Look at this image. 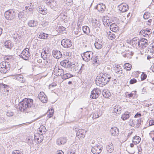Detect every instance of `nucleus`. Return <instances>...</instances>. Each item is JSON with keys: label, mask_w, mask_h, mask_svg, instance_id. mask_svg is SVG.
Instances as JSON below:
<instances>
[{"label": "nucleus", "mask_w": 154, "mask_h": 154, "mask_svg": "<svg viewBox=\"0 0 154 154\" xmlns=\"http://www.w3.org/2000/svg\"><path fill=\"white\" fill-rule=\"evenodd\" d=\"M14 113L11 111H8L6 112V115L8 117H11L13 115Z\"/></svg>", "instance_id": "4d7b16f0"}, {"label": "nucleus", "mask_w": 154, "mask_h": 154, "mask_svg": "<svg viewBox=\"0 0 154 154\" xmlns=\"http://www.w3.org/2000/svg\"><path fill=\"white\" fill-rule=\"evenodd\" d=\"M37 10L39 13L42 14H45L47 13V9L44 6L42 5L39 6L37 8Z\"/></svg>", "instance_id": "6ab92c4d"}, {"label": "nucleus", "mask_w": 154, "mask_h": 154, "mask_svg": "<svg viewBox=\"0 0 154 154\" xmlns=\"http://www.w3.org/2000/svg\"><path fill=\"white\" fill-rule=\"evenodd\" d=\"M110 33L108 35V37L109 39L112 40L113 39H115L116 37L115 34L112 33L110 32H109Z\"/></svg>", "instance_id": "de8ad7c7"}, {"label": "nucleus", "mask_w": 154, "mask_h": 154, "mask_svg": "<svg viewBox=\"0 0 154 154\" xmlns=\"http://www.w3.org/2000/svg\"><path fill=\"white\" fill-rule=\"evenodd\" d=\"M86 132V131L85 130L82 129H80L76 133V136L79 139L81 138H84L85 137Z\"/></svg>", "instance_id": "2eb2a0df"}, {"label": "nucleus", "mask_w": 154, "mask_h": 154, "mask_svg": "<svg viewBox=\"0 0 154 154\" xmlns=\"http://www.w3.org/2000/svg\"><path fill=\"white\" fill-rule=\"evenodd\" d=\"M102 94L103 96L106 98L109 97L111 95L110 92L106 90H103Z\"/></svg>", "instance_id": "72a5a7b5"}, {"label": "nucleus", "mask_w": 154, "mask_h": 154, "mask_svg": "<svg viewBox=\"0 0 154 154\" xmlns=\"http://www.w3.org/2000/svg\"><path fill=\"white\" fill-rule=\"evenodd\" d=\"M130 42L133 47L137 48L138 47L139 39L138 38L135 37L130 41Z\"/></svg>", "instance_id": "5701e85b"}, {"label": "nucleus", "mask_w": 154, "mask_h": 154, "mask_svg": "<svg viewBox=\"0 0 154 154\" xmlns=\"http://www.w3.org/2000/svg\"><path fill=\"white\" fill-rule=\"evenodd\" d=\"M10 69V64L8 62L3 61L0 63V72L1 73H6Z\"/></svg>", "instance_id": "39448f33"}, {"label": "nucleus", "mask_w": 154, "mask_h": 154, "mask_svg": "<svg viewBox=\"0 0 154 154\" xmlns=\"http://www.w3.org/2000/svg\"><path fill=\"white\" fill-rule=\"evenodd\" d=\"M48 37V35L45 33H43L42 34L40 33V34L39 35V36H38V37L39 38L44 39H46Z\"/></svg>", "instance_id": "37998d69"}, {"label": "nucleus", "mask_w": 154, "mask_h": 154, "mask_svg": "<svg viewBox=\"0 0 154 154\" xmlns=\"http://www.w3.org/2000/svg\"><path fill=\"white\" fill-rule=\"evenodd\" d=\"M52 54L54 57L58 59L61 58L62 56L61 52L60 51L57 50H53Z\"/></svg>", "instance_id": "412c9836"}, {"label": "nucleus", "mask_w": 154, "mask_h": 154, "mask_svg": "<svg viewBox=\"0 0 154 154\" xmlns=\"http://www.w3.org/2000/svg\"><path fill=\"white\" fill-rule=\"evenodd\" d=\"M147 77L146 75L144 72H143L141 76V80H144Z\"/></svg>", "instance_id": "864d4df0"}, {"label": "nucleus", "mask_w": 154, "mask_h": 154, "mask_svg": "<svg viewBox=\"0 0 154 154\" xmlns=\"http://www.w3.org/2000/svg\"><path fill=\"white\" fill-rule=\"evenodd\" d=\"M150 13L147 12H146L144 15L143 18L145 19H147L149 17Z\"/></svg>", "instance_id": "3c124183"}, {"label": "nucleus", "mask_w": 154, "mask_h": 154, "mask_svg": "<svg viewBox=\"0 0 154 154\" xmlns=\"http://www.w3.org/2000/svg\"><path fill=\"white\" fill-rule=\"evenodd\" d=\"M122 108L119 105L115 106L113 108V113H116L119 114L121 113Z\"/></svg>", "instance_id": "bb28decb"}, {"label": "nucleus", "mask_w": 154, "mask_h": 154, "mask_svg": "<svg viewBox=\"0 0 154 154\" xmlns=\"http://www.w3.org/2000/svg\"><path fill=\"white\" fill-rule=\"evenodd\" d=\"M103 45L102 40L101 39L96 40L94 43V45L95 48L98 49H101L102 48Z\"/></svg>", "instance_id": "aec40b11"}, {"label": "nucleus", "mask_w": 154, "mask_h": 154, "mask_svg": "<svg viewBox=\"0 0 154 154\" xmlns=\"http://www.w3.org/2000/svg\"><path fill=\"white\" fill-rule=\"evenodd\" d=\"M44 137L42 134H39L38 133H36L34 135V138L35 140H36L37 143H41L43 140Z\"/></svg>", "instance_id": "a211bd4d"}, {"label": "nucleus", "mask_w": 154, "mask_h": 154, "mask_svg": "<svg viewBox=\"0 0 154 154\" xmlns=\"http://www.w3.org/2000/svg\"><path fill=\"white\" fill-rule=\"evenodd\" d=\"M16 79L21 82H25V80L23 78V76L22 75H19L16 76Z\"/></svg>", "instance_id": "79ce46f5"}, {"label": "nucleus", "mask_w": 154, "mask_h": 154, "mask_svg": "<svg viewBox=\"0 0 154 154\" xmlns=\"http://www.w3.org/2000/svg\"><path fill=\"white\" fill-rule=\"evenodd\" d=\"M29 6H26L25 7L26 10L27 12H32L33 10V7L31 3H30Z\"/></svg>", "instance_id": "e433bc0d"}, {"label": "nucleus", "mask_w": 154, "mask_h": 154, "mask_svg": "<svg viewBox=\"0 0 154 154\" xmlns=\"http://www.w3.org/2000/svg\"><path fill=\"white\" fill-rule=\"evenodd\" d=\"M52 0H47L46 1V3L47 5H49L51 3Z\"/></svg>", "instance_id": "0e129e2a"}, {"label": "nucleus", "mask_w": 154, "mask_h": 154, "mask_svg": "<svg viewBox=\"0 0 154 154\" xmlns=\"http://www.w3.org/2000/svg\"><path fill=\"white\" fill-rule=\"evenodd\" d=\"M33 104V100L31 99L25 98L19 103V109L21 112H30L35 111V110L32 111V109L35 106H32Z\"/></svg>", "instance_id": "f257e3e1"}, {"label": "nucleus", "mask_w": 154, "mask_h": 154, "mask_svg": "<svg viewBox=\"0 0 154 154\" xmlns=\"http://www.w3.org/2000/svg\"><path fill=\"white\" fill-rule=\"evenodd\" d=\"M141 138L138 136H135L133 137V142L134 143L137 144L140 143V141Z\"/></svg>", "instance_id": "58836bf2"}, {"label": "nucleus", "mask_w": 154, "mask_h": 154, "mask_svg": "<svg viewBox=\"0 0 154 154\" xmlns=\"http://www.w3.org/2000/svg\"><path fill=\"white\" fill-rule=\"evenodd\" d=\"M103 149V146L101 145L95 146L92 148L91 151L94 154H99Z\"/></svg>", "instance_id": "1a4fd4ad"}, {"label": "nucleus", "mask_w": 154, "mask_h": 154, "mask_svg": "<svg viewBox=\"0 0 154 154\" xmlns=\"http://www.w3.org/2000/svg\"><path fill=\"white\" fill-rule=\"evenodd\" d=\"M9 86L5 84L2 83L0 84V89L2 91V92L4 93V92H8Z\"/></svg>", "instance_id": "4be33fe9"}, {"label": "nucleus", "mask_w": 154, "mask_h": 154, "mask_svg": "<svg viewBox=\"0 0 154 154\" xmlns=\"http://www.w3.org/2000/svg\"><path fill=\"white\" fill-rule=\"evenodd\" d=\"M149 125H154V120H151L149 122Z\"/></svg>", "instance_id": "e2e57ef3"}, {"label": "nucleus", "mask_w": 154, "mask_h": 154, "mask_svg": "<svg viewBox=\"0 0 154 154\" xmlns=\"http://www.w3.org/2000/svg\"><path fill=\"white\" fill-rule=\"evenodd\" d=\"M60 65L63 67L67 68L70 67L72 66V63L68 59H65L60 63Z\"/></svg>", "instance_id": "ddd939ff"}, {"label": "nucleus", "mask_w": 154, "mask_h": 154, "mask_svg": "<svg viewBox=\"0 0 154 154\" xmlns=\"http://www.w3.org/2000/svg\"><path fill=\"white\" fill-rule=\"evenodd\" d=\"M75 150H74L69 149L68 151V154H75Z\"/></svg>", "instance_id": "052dcab7"}, {"label": "nucleus", "mask_w": 154, "mask_h": 154, "mask_svg": "<svg viewBox=\"0 0 154 154\" xmlns=\"http://www.w3.org/2000/svg\"><path fill=\"white\" fill-rule=\"evenodd\" d=\"M107 17H105L103 19V24L106 26H110L111 24V20L109 19H108Z\"/></svg>", "instance_id": "c85d7f7f"}, {"label": "nucleus", "mask_w": 154, "mask_h": 154, "mask_svg": "<svg viewBox=\"0 0 154 154\" xmlns=\"http://www.w3.org/2000/svg\"><path fill=\"white\" fill-rule=\"evenodd\" d=\"M66 15H65V14H60L58 16V17H60L63 21L65 20L66 19Z\"/></svg>", "instance_id": "8fccbe9b"}, {"label": "nucleus", "mask_w": 154, "mask_h": 154, "mask_svg": "<svg viewBox=\"0 0 154 154\" xmlns=\"http://www.w3.org/2000/svg\"><path fill=\"white\" fill-rule=\"evenodd\" d=\"M92 25L94 26V28L98 27L100 26V24L99 21L96 19H92Z\"/></svg>", "instance_id": "2f4dec72"}, {"label": "nucleus", "mask_w": 154, "mask_h": 154, "mask_svg": "<svg viewBox=\"0 0 154 154\" xmlns=\"http://www.w3.org/2000/svg\"><path fill=\"white\" fill-rule=\"evenodd\" d=\"M100 90L98 88L94 89L91 92L90 97L93 99H95L98 97L99 94H100Z\"/></svg>", "instance_id": "9d476101"}, {"label": "nucleus", "mask_w": 154, "mask_h": 154, "mask_svg": "<svg viewBox=\"0 0 154 154\" xmlns=\"http://www.w3.org/2000/svg\"><path fill=\"white\" fill-rule=\"evenodd\" d=\"M56 2L54 0H53L51 3L50 4L49 6L51 8L53 9L54 8L56 5Z\"/></svg>", "instance_id": "603ef678"}, {"label": "nucleus", "mask_w": 154, "mask_h": 154, "mask_svg": "<svg viewBox=\"0 0 154 154\" xmlns=\"http://www.w3.org/2000/svg\"><path fill=\"white\" fill-rule=\"evenodd\" d=\"M118 69H115L116 72V76L119 78H120L122 76V68H119Z\"/></svg>", "instance_id": "c9c22d12"}, {"label": "nucleus", "mask_w": 154, "mask_h": 154, "mask_svg": "<svg viewBox=\"0 0 154 154\" xmlns=\"http://www.w3.org/2000/svg\"><path fill=\"white\" fill-rule=\"evenodd\" d=\"M96 8L99 12L102 13L105 11L106 7L104 4L100 3L97 4Z\"/></svg>", "instance_id": "f3484780"}, {"label": "nucleus", "mask_w": 154, "mask_h": 154, "mask_svg": "<svg viewBox=\"0 0 154 154\" xmlns=\"http://www.w3.org/2000/svg\"><path fill=\"white\" fill-rule=\"evenodd\" d=\"M132 67V65L130 63H126L124 64V68L126 70H130Z\"/></svg>", "instance_id": "a19ab883"}, {"label": "nucleus", "mask_w": 154, "mask_h": 154, "mask_svg": "<svg viewBox=\"0 0 154 154\" xmlns=\"http://www.w3.org/2000/svg\"><path fill=\"white\" fill-rule=\"evenodd\" d=\"M66 28L62 26H59L57 31L60 33H64L66 31Z\"/></svg>", "instance_id": "c03bdc74"}, {"label": "nucleus", "mask_w": 154, "mask_h": 154, "mask_svg": "<svg viewBox=\"0 0 154 154\" xmlns=\"http://www.w3.org/2000/svg\"><path fill=\"white\" fill-rule=\"evenodd\" d=\"M131 114L128 112H125L122 115L121 118L123 120H125L128 119L130 116Z\"/></svg>", "instance_id": "473e14b6"}, {"label": "nucleus", "mask_w": 154, "mask_h": 154, "mask_svg": "<svg viewBox=\"0 0 154 154\" xmlns=\"http://www.w3.org/2000/svg\"><path fill=\"white\" fill-rule=\"evenodd\" d=\"M20 56L24 60H28L30 56V54L29 52V49L27 48L25 49Z\"/></svg>", "instance_id": "423d86ee"}, {"label": "nucleus", "mask_w": 154, "mask_h": 154, "mask_svg": "<svg viewBox=\"0 0 154 154\" xmlns=\"http://www.w3.org/2000/svg\"><path fill=\"white\" fill-rule=\"evenodd\" d=\"M66 139L65 137H60L57 139V143L58 145L60 146L65 143L66 142Z\"/></svg>", "instance_id": "393cba45"}, {"label": "nucleus", "mask_w": 154, "mask_h": 154, "mask_svg": "<svg viewBox=\"0 0 154 154\" xmlns=\"http://www.w3.org/2000/svg\"><path fill=\"white\" fill-rule=\"evenodd\" d=\"M129 125L132 127H134L136 125V121L133 119H130L129 121Z\"/></svg>", "instance_id": "49530a36"}, {"label": "nucleus", "mask_w": 154, "mask_h": 154, "mask_svg": "<svg viewBox=\"0 0 154 154\" xmlns=\"http://www.w3.org/2000/svg\"><path fill=\"white\" fill-rule=\"evenodd\" d=\"M101 116V113L100 115H97V113H94L93 114L92 118L93 119L98 118Z\"/></svg>", "instance_id": "6e6d98bb"}, {"label": "nucleus", "mask_w": 154, "mask_h": 154, "mask_svg": "<svg viewBox=\"0 0 154 154\" xmlns=\"http://www.w3.org/2000/svg\"><path fill=\"white\" fill-rule=\"evenodd\" d=\"M83 60L85 61L88 62L90 60L92 61L93 64L96 65L100 63L97 56L93 57V53L90 51H87L82 55Z\"/></svg>", "instance_id": "7ed1b4c3"}, {"label": "nucleus", "mask_w": 154, "mask_h": 154, "mask_svg": "<svg viewBox=\"0 0 154 154\" xmlns=\"http://www.w3.org/2000/svg\"><path fill=\"white\" fill-rule=\"evenodd\" d=\"M5 47L8 49H11L13 46V44L12 42L10 40H7L4 43Z\"/></svg>", "instance_id": "cd10ccee"}, {"label": "nucleus", "mask_w": 154, "mask_h": 154, "mask_svg": "<svg viewBox=\"0 0 154 154\" xmlns=\"http://www.w3.org/2000/svg\"><path fill=\"white\" fill-rule=\"evenodd\" d=\"M148 51L151 53H153L154 52V49L152 46H150L149 48H148Z\"/></svg>", "instance_id": "5fc2aeb1"}, {"label": "nucleus", "mask_w": 154, "mask_h": 154, "mask_svg": "<svg viewBox=\"0 0 154 154\" xmlns=\"http://www.w3.org/2000/svg\"><path fill=\"white\" fill-rule=\"evenodd\" d=\"M119 10L122 12H125L129 9L128 5L126 4H122L119 5Z\"/></svg>", "instance_id": "dca6fc26"}, {"label": "nucleus", "mask_w": 154, "mask_h": 154, "mask_svg": "<svg viewBox=\"0 0 154 154\" xmlns=\"http://www.w3.org/2000/svg\"><path fill=\"white\" fill-rule=\"evenodd\" d=\"M152 32L150 29H144L140 31V33L143 35V36L149 38V35L152 33Z\"/></svg>", "instance_id": "6e6552de"}, {"label": "nucleus", "mask_w": 154, "mask_h": 154, "mask_svg": "<svg viewBox=\"0 0 154 154\" xmlns=\"http://www.w3.org/2000/svg\"><path fill=\"white\" fill-rule=\"evenodd\" d=\"M135 127L138 128L141 124V120L140 118L137 119L136 120Z\"/></svg>", "instance_id": "09e8293b"}, {"label": "nucleus", "mask_w": 154, "mask_h": 154, "mask_svg": "<svg viewBox=\"0 0 154 154\" xmlns=\"http://www.w3.org/2000/svg\"><path fill=\"white\" fill-rule=\"evenodd\" d=\"M141 116V114L140 113H137L134 116L135 118H140Z\"/></svg>", "instance_id": "680f3d73"}, {"label": "nucleus", "mask_w": 154, "mask_h": 154, "mask_svg": "<svg viewBox=\"0 0 154 154\" xmlns=\"http://www.w3.org/2000/svg\"><path fill=\"white\" fill-rule=\"evenodd\" d=\"M57 154H64V152L62 150L58 151Z\"/></svg>", "instance_id": "774afa93"}, {"label": "nucleus", "mask_w": 154, "mask_h": 154, "mask_svg": "<svg viewBox=\"0 0 154 154\" xmlns=\"http://www.w3.org/2000/svg\"><path fill=\"white\" fill-rule=\"evenodd\" d=\"M54 110L53 109L49 110L47 112L48 117L49 118H51L53 115Z\"/></svg>", "instance_id": "a18cd8bd"}, {"label": "nucleus", "mask_w": 154, "mask_h": 154, "mask_svg": "<svg viewBox=\"0 0 154 154\" xmlns=\"http://www.w3.org/2000/svg\"><path fill=\"white\" fill-rule=\"evenodd\" d=\"M137 82V80L134 78L131 79L130 81V83L131 84H133Z\"/></svg>", "instance_id": "13d9d810"}, {"label": "nucleus", "mask_w": 154, "mask_h": 154, "mask_svg": "<svg viewBox=\"0 0 154 154\" xmlns=\"http://www.w3.org/2000/svg\"><path fill=\"white\" fill-rule=\"evenodd\" d=\"M110 79V74L107 73H100L96 78V83L97 86L102 87L106 84Z\"/></svg>", "instance_id": "f03ea898"}, {"label": "nucleus", "mask_w": 154, "mask_h": 154, "mask_svg": "<svg viewBox=\"0 0 154 154\" xmlns=\"http://www.w3.org/2000/svg\"><path fill=\"white\" fill-rule=\"evenodd\" d=\"M111 135L113 136L117 135L119 133V129L116 127H113L111 128L110 130Z\"/></svg>", "instance_id": "a878e982"}, {"label": "nucleus", "mask_w": 154, "mask_h": 154, "mask_svg": "<svg viewBox=\"0 0 154 154\" xmlns=\"http://www.w3.org/2000/svg\"><path fill=\"white\" fill-rule=\"evenodd\" d=\"M107 150L109 152H112L114 149V147L112 143H109L106 147Z\"/></svg>", "instance_id": "4c0bfd02"}, {"label": "nucleus", "mask_w": 154, "mask_h": 154, "mask_svg": "<svg viewBox=\"0 0 154 154\" xmlns=\"http://www.w3.org/2000/svg\"><path fill=\"white\" fill-rule=\"evenodd\" d=\"M16 13L13 9H10L6 11L5 13V18L8 20H11L15 18Z\"/></svg>", "instance_id": "20e7f679"}, {"label": "nucleus", "mask_w": 154, "mask_h": 154, "mask_svg": "<svg viewBox=\"0 0 154 154\" xmlns=\"http://www.w3.org/2000/svg\"><path fill=\"white\" fill-rule=\"evenodd\" d=\"M35 60H36L37 62L39 63H41L42 62V60L41 59L36 58L35 59Z\"/></svg>", "instance_id": "69168bd1"}, {"label": "nucleus", "mask_w": 154, "mask_h": 154, "mask_svg": "<svg viewBox=\"0 0 154 154\" xmlns=\"http://www.w3.org/2000/svg\"><path fill=\"white\" fill-rule=\"evenodd\" d=\"M147 42V40L145 38H142L140 40H139L138 47L142 48H145L148 45Z\"/></svg>", "instance_id": "9b49d317"}, {"label": "nucleus", "mask_w": 154, "mask_h": 154, "mask_svg": "<svg viewBox=\"0 0 154 154\" xmlns=\"http://www.w3.org/2000/svg\"><path fill=\"white\" fill-rule=\"evenodd\" d=\"M82 30L84 33L87 35H89L90 31L89 27L87 26H83L82 27Z\"/></svg>", "instance_id": "f704fd0d"}, {"label": "nucleus", "mask_w": 154, "mask_h": 154, "mask_svg": "<svg viewBox=\"0 0 154 154\" xmlns=\"http://www.w3.org/2000/svg\"><path fill=\"white\" fill-rule=\"evenodd\" d=\"M38 98L41 102L46 103L48 101V98L43 92H40L38 94Z\"/></svg>", "instance_id": "4468645a"}, {"label": "nucleus", "mask_w": 154, "mask_h": 154, "mask_svg": "<svg viewBox=\"0 0 154 154\" xmlns=\"http://www.w3.org/2000/svg\"><path fill=\"white\" fill-rule=\"evenodd\" d=\"M62 46L65 48H69L72 44L71 41L68 39H63L61 41Z\"/></svg>", "instance_id": "0eeeda50"}, {"label": "nucleus", "mask_w": 154, "mask_h": 154, "mask_svg": "<svg viewBox=\"0 0 154 154\" xmlns=\"http://www.w3.org/2000/svg\"><path fill=\"white\" fill-rule=\"evenodd\" d=\"M73 76L72 75L69 73H66L63 74V75L62 76V78L63 80H66L69 78Z\"/></svg>", "instance_id": "ea45409f"}, {"label": "nucleus", "mask_w": 154, "mask_h": 154, "mask_svg": "<svg viewBox=\"0 0 154 154\" xmlns=\"http://www.w3.org/2000/svg\"><path fill=\"white\" fill-rule=\"evenodd\" d=\"M38 22L36 21L30 20L28 22V25L30 27H35L38 25Z\"/></svg>", "instance_id": "c756f323"}, {"label": "nucleus", "mask_w": 154, "mask_h": 154, "mask_svg": "<svg viewBox=\"0 0 154 154\" xmlns=\"http://www.w3.org/2000/svg\"><path fill=\"white\" fill-rule=\"evenodd\" d=\"M110 30L114 32H116L119 30L118 26L116 23L111 24L110 26Z\"/></svg>", "instance_id": "b1692460"}, {"label": "nucleus", "mask_w": 154, "mask_h": 154, "mask_svg": "<svg viewBox=\"0 0 154 154\" xmlns=\"http://www.w3.org/2000/svg\"><path fill=\"white\" fill-rule=\"evenodd\" d=\"M12 154H23V153L18 150H15L12 152Z\"/></svg>", "instance_id": "bf43d9fd"}, {"label": "nucleus", "mask_w": 154, "mask_h": 154, "mask_svg": "<svg viewBox=\"0 0 154 154\" xmlns=\"http://www.w3.org/2000/svg\"><path fill=\"white\" fill-rule=\"evenodd\" d=\"M152 20L151 19L148 20L147 24V25H150L151 24V22H152Z\"/></svg>", "instance_id": "338daca9"}, {"label": "nucleus", "mask_w": 154, "mask_h": 154, "mask_svg": "<svg viewBox=\"0 0 154 154\" xmlns=\"http://www.w3.org/2000/svg\"><path fill=\"white\" fill-rule=\"evenodd\" d=\"M54 71L56 75L60 76H61L64 73L63 70L61 67L58 66H55L54 70Z\"/></svg>", "instance_id": "f8f14e48"}, {"label": "nucleus", "mask_w": 154, "mask_h": 154, "mask_svg": "<svg viewBox=\"0 0 154 154\" xmlns=\"http://www.w3.org/2000/svg\"><path fill=\"white\" fill-rule=\"evenodd\" d=\"M45 130L46 129L45 127L44 126H42L38 128L37 130L38 133H38L39 134H42V135H43V134L45 133Z\"/></svg>", "instance_id": "7c9ffc66"}]
</instances>
